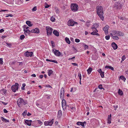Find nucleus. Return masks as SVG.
Returning <instances> with one entry per match:
<instances>
[{"instance_id": "nucleus-1", "label": "nucleus", "mask_w": 128, "mask_h": 128, "mask_svg": "<svg viewBox=\"0 0 128 128\" xmlns=\"http://www.w3.org/2000/svg\"><path fill=\"white\" fill-rule=\"evenodd\" d=\"M97 13L100 18L103 20L104 17L103 16V12L102 7V6H98L97 8Z\"/></svg>"}, {"instance_id": "nucleus-2", "label": "nucleus", "mask_w": 128, "mask_h": 128, "mask_svg": "<svg viewBox=\"0 0 128 128\" xmlns=\"http://www.w3.org/2000/svg\"><path fill=\"white\" fill-rule=\"evenodd\" d=\"M17 104L19 107H20L21 105L23 104L26 105L28 104V102L26 100H24L21 98H19L18 100Z\"/></svg>"}, {"instance_id": "nucleus-3", "label": "nucleus", "mask_w": 128, "mask_h": 128, "mask_svg": "<svg viewBox=\"0 0 128 128\" xmlns=\"http://www.w3.org/2000/svg\"><path fill=\"white\" fill-rule=\"evenodd\" d=\"M70 8L72 11L74 12H76L78 11V6L76 4L73 3L71 4Z\"/></svg>"}, {"instance_id": "nucleus-4", "label": "nucleus", "mask_w": 128, "mask_h": 128, "mask_svg": "<svg viewBox=\"0 0 128 128\" xmlns=\"http://www.w3.org/2000/svg\"><path fill=\"white\" fill-rule=\"evenodd\" d=\"M67 25L69 26H73L75 25H77L78 23L74 22L72 19L69 20L67 22Z\"/></svg>"}, {"instance_id": "nucleus-5", "label": "nucleus", "mask_w": 128, "mask_h": 128, "mask_svg": "<svg viewBox=\"0 0 128 128\" xmlns=\"http://www.w3.org/2000/svg\"><path fill=\"white\" fill-rule=\"evenodd\" d=\"M19 87V85L17 83H16L15 85H12L11 88L12 91L14 92H16L18 90Z\"/></svg>"}, {"instance_id": "nucleus-6", "label": "nucleus", "mask_w": 128, "mask_h": 128, "mask_svg": "<svg viewBox=\"0 0 128 128\" xmlns=\"http://www.w3.org/2000/svg\"><path fill=\"white\" fill-rule=\"evenodd\" d=\"M47 31V34L48 36H49L52 34L53 29L52 28L49 26H46V28Z\"/></svg>"}, {"instance_id": "nucleus-7", "label": "nucleus", "mask_w": 128, "mask_h": 128, "mask_svg": "<svg viewBox=\"0 0 128 128\" xmlns=\"http://www.w3.org/2000/svg\"><path fill=\"white\" fill-rule=\"evenodd\" d=\"M54 122V119H52L50 120L47 121H45L44 122V125L45 126H51L53 124Z\"/></svg>"}, {"instance_id": "nucleus-8", "label": "nucleus", "mask_w": 128, "mask_h": 128, "mask_svg": "<svg viewBox=\"0 0 128 128\" xmlns=\"http://www.w3.org/2000/svg\"><path fill=\"white\" fill-rule=\"evenodd\" d=\"M52 51L54 54L56 56H59L61 55V52L58 50H56L55 48H53L52 49Z\"/></svg>"}, {"instance_id": "nucleus-9", "label": "nucleus", "mask_w": 128, "mask_h": 128, "mask_svg": "<svg viewBox=\"0 0 128 128\" xmlns=\"http://www.w3.org/2000/svg\"><path fill=\"white\" fill-rule=\"evenodd\" d=\"M62 106L64 110H65L66 108V102L64 99H63L62 101Z\"/></svg>"}, {"instance_id": "nucleus-10", "label": "nucleus", "mask_w": 128, "mask_h": 128, "mask_svg": "<svg viewBox=\"0 0 128 128\" xmlns=\"http://www.w3.org/2000/svg\"><path fill=\"white\" fill-rule=\"evenodd\" d=\"M64 89L63 88H61L60 91V98L62 99L64 96Z\"/></svg>"}, {"instance_id": "nucleus-11", "label": "nucleus", "mask_w": 128, "mask_h": 128, "mask_svg": "<svg viewBox=\"0 0 128 128\" xmlns=\"http://www.w3.org/2000/svg\"><path fill=\"white\" fill-rule=\"evenodd\" d=\"M109 28V26L106 25L103 29V30L104 31L105 34L107 35L108 34V30Z\"/></svg>"}, {"instance_id": "nucleus-12", "label": "nucleus", "mask_w": 128, "mask_h": 128, "mask_svg": "<svg viewBox=\"0 0 128 128\" xmlns=\"http://www.w3.org/2000/svg\"><path fill=\"white\" fill-rule=\"evenodd\" d=\"M31 32L32 33L38 34L40 33V30L38 28H36L32 30H31Z\"/></svg>"}, {"instance_id": "nucleus-13", "label": "nucleus", "mask_w": 128, "mask_h": 128, "mask_svg": "<svg viewBox=\"0 0 128 128\" xmlns=\"http://www.w3.org/2000/svg\"><path fill=\"white\" fill-rule=\"evenodd\" d=\"M33 54L32 52H29L27 51L25 52L24 54L25 56L27 57L31 56Z\"/></svg>"}, {"instance_id": "nucleus-14", "label": "nucleus", "mask_w": 128, "mask_h": 128, "mask_svg": "<svg viewBox=\"0 0 128 128\" xmlns=\"http://www.w3.org/2000/svg\"><path fill=\"white\" fill-rule=\"evenodd\" d=\"M98 71L100 73L101 77L102 78H103L104 76V72L102 71L101 69L98 70Z\"/></svg>"}, {"instance_id": "nucleus-15", "label": "nucleus", "mask_w": 128, "mask_h": 128, "mask_svg": "<svg viewBox=\"0 0 128 128\" xmlns=\"http://www.w3.org/2000/svg\"><path fill=\"white\" fill-rule=\"evenodd\" d=\"M112 46L114 50L118 48L117 45L114 42H113L112 44Z\"/></svg>"}, {"instance_id": "nucleus-16", "label": "nucleus", "mask_w": 128, "mask_h": 128, "mask_svg": "<svg viewBox=\"0 0 128 128\" xmlns=\"http://www.w3.org/2000/svg\"><path fill=\"white\" fill-rule=\"evenodd\" d=\"M24 33L26 35H27L30 32H31V30H30L28 29H24Z\"/></svg>"}, {"instance_id": "nucleus-17", "label": "nucleus", "mask_w": 128, "mask_h": 128, "mask_svg": "<svg viewBox=\"0 0 128 128\" xmlns=\"http://www.w3.org/2000/svg\"><path fill=\"white\" fill-rule=\"evenodd\" d=\"M98 24H94L92 27V30H94L96 29V28H98Z\"/></svg>"}, {"instance_id": "nucleus-18", "label": "nucleus", "mask_w": 128, "mask_h": 128, "mask_svg": "<svg viewBox=\"0 0 128 128\" xmlns=\"http://www.w3.org/2000/svg\"><path fill=\"white\" fill-rule=\"evenodd\" d=\"M114 6L118 9H120L121 8V5L119 3L117 4H115Z\"/></svg>"}, {"instance_id": "nucleus-19", "label": "nucleus", "mask_w": 128, "mask_h": 128, "mask_svg": "<svg viewBox=\"0 0 128 128\" xmlns=\"http://www.w3.org/2000/svg\"><path fill=\"white\" fill-rule=\"evenodd\" d=\"M32 122L31 120H26L25 121V123L28 125L30 126L31 125V122Z\"/></svg>"}, {"instance_id": "nucleus-20", "label": "nucleus", "mask_w": 128, "mask_h": 128, "mask_svg": "<svg viewBox=\"0 0 128 128\" xmlns=\"http://www.w3.org/2000/svg\"><path fill=\"white\" fill-rule=\"evenodd\" d=\"M110 34V35H111L112 38L113 39L116 40H118V39L119 38L118 36H113L112 34Z\"/></svg>"}, {"instance_id": "nucleus-21", "label": "nucleus", "mask_w": 128, "mask_h": 128, "mask_svg": "<svg viewBox=\"0 0 128 128\" xmlns=\"http://www.w3.org/2000/svg\"><path fill=\"white\" fill-rule=\"evenodd\" d=\"M53 33L55 36H59V32L56 30H54Z\"/></svg>"}, {"instance_id": "nucleus-22", "label": "nucleus", "mask_w": 128, "mask_h": 128, "mask_svg": "<svg viewBox=\"0 0 128 128\" xmlns=\"http://www.w3.org/2000/svg\"><path fill=\"white\" fill-rule=\"evenodd\" d=\"M26 24L30 27L32 26V24L31 22L29 21H26Z\"/></svg>"}, {"instance_id": "nucleus-23", "label": "nucleus", "mask_w": 128, "mask_h": 128, "mask_svg": "<svg viewBox=\"0 0 128 128\" xmlns=\"http://www.w3.org/2000/svg\"><path fill=\"white\" fill-rule=\"evenodd\" d=\"M124 35V33L120 31H118V36H123Z\"/></svg>"}, {"instance_id": "nucleus-24", "label": "nucleus", "mask_w": 128, "mask_h": 128, "mask_svg": "<svg viewBox=\"0 0 128 128\" xmlns=\"http://www.w3.org/2000/svg\"><path fill=\"white\" fill-rule=\"evenodd\" d=\"M111 114H110V116H108V122L107 123L108 124H110L111 123Z\"/></svg>"}, {"instance_id": "nucleus-25", "label": "nucleus", "mask_w": 128, "mask_h": 128, "mask_svg": "<svg viewBox=\"0 0 128 128\" xmlns=\"http://www.w3.org/2000/svg\"><path fill=\"white\" fill-rule=\"evenodd\" d=\"M0 118L1 120L3 122H9V121L8 120L6 119L3 117H1Z\"/></svg>"}, {"instance_id": "nucleus-26", "label": "nucleus", "mask_w": 128, "mask_h": 128, "mask_svg": "<svg viewBox=\"0 0 128 128\" xmlns=\"http://www.w3.org/2000/svg\"><path fill=\"white\" fill-rule=\"evenodd\" d=\"M92 70V68L90 67H89L88 69L87 70L88 74H90L91 73Z\"/></svg>"}, {"instance_id": "nucleus-27", "label": "nucleus", "mask_w": 128, "mask_h": 128, "mask_svg": "<svg viewBox=\"0 0 128 128\" xmlns=\"http://www.w3.org/2000/svg\"><path fill=\"white\" fill-rule=\"evenodd\" d=\"M69 109L72 112H73L76 110V108L74 107H72L71 106H69Z\"/></svg>"}, {"instance_id": "nucleus-28", "label": "nucleus", "mask_w": 128, "mask_h": 128, "mask_svg": "<svg viewBox=\"0 0 128 128\" xmlns=\"http://www.w3.org/2000/svg\"><path fill=\"white\" fill-rule=\"evenodd\" d=\"M118 30H113L112 32V34L114 36H118Z\"/></svg>"}, {"instance_id": "nucleus-29", "label": "nucleus", "mask_w": 128, "mask_h": 128, "mask_svg": "<svg viewBox=\"0 0 128 128\" xmlns=\"http://www.w3.org/2000/svg\"><path fill=\"white\" fill-rule=\"evenodd\" d=\"M82 44L83 46L84 47V50H86L88 49V45L85 44L84 43H82Z\"/></svg>"}, {"instance_id": "nucleus-30", "label": "nucleus", "mask_w": 128, "mask_h": 128, "mask_svg": "<svg viewBox=\"0 0 128 128\" xmlns=\"http://www.w3.org/2000/svg\"><path fill=\"white\" fill-rule=\"evenodd\" d=\"M54 10L55 11L56 13L58 14L59 13V11L58 8L56 7H54Z\"/></svg>"}, {"instance_id": "nucleus-31", "label": "nucleus", "mask_w": 128, "mask_h": 128, "mask_svg": "<svg viewBox=\"0 0 128 128\" xmlns=\"http://www.w3.org/2000/svg\"><path fill=\"white\" fill-rule=\"evenodd\" d=\"M93 32L91 33L92 35H95L96 32H98V30L96 29L94 30H93Z\"/></svg>"}, {"instance_id": "nucleus-32", "label": "nucleus", "mask_w": 128, "mask_h": 128, "mask_svg": "<svg viewBox=\"0 0 128 128\" xmlns=\"http://www.w3.org/2000/svg\"><path fill=\"white\" fill-rule=\"evenodd\" d=\"M6 90L4 89H2L0 91L3 94H5L6 92Z\"/></svg>"}, {"instance_id": "nucleus-33", "label": "nucleus", "mask_w": 128, "mask_h": 128, "mask_svg": "<svg viewBox=\"0 0 128 128\" xmlns=\"http://www.w3.org/2000/svg\"><path fill=\"white\" fill-rule=\"evenodd\" d=\"M62 115V112L61 110H59L58 113V117H60Z\"/></svg>"}, {"instance_id": "nucleus-34", "label": "nucleus", "mask_w": 128, "mask_h": 128, "mask_svg": "<svg viewBox=\"0 0 128 128\" xmlns=\"http://www.w3.org/2000/svg\"><path fill=\"white\" fill-rule=\"evenodd\" d=\"M65 40L67 43L68 44H70V41L69 39V38L67 37H66L65 38Z\"/></svg>"}, {"instance_id": "nucleus-35", "label": "nucleus", "mask_w": 128, "mask_h": 128, "mask_svg": "<svg viewBox=\"0 0 128 128\" xmlns=\"http://www.w3.org/2000/svg\"><path fill=\"white\" fill-rule=\"evenodd\" d=\"M106 68H108L112 70H114V68L110 66H106L105 67Z\"/></svg>"}, {"instance_id": "nucleus-36", "label": "nucleus", "mask_w": 128, "mask_h": 128, "mask_svg": "<svg viewBox=\"0 0 128 128\" xmlns=\"http://www.w3.org/2000/svg\"><path fill=\"white\" fill-rule=\"evenodd\" d=\"M118 94L120 95H122L123 94L122 91L120 90V89H119L118 91Z\"/></svg>"}, {"instance_id": "nucleus-37", "label": "nucleus", "mask_w": 128, "mask_h": 128, "mask_svg": "<svg viewBox=\"0 0 128 128\" xmlns=\"http://www.w3.org/2000/svg\"><path fill=\"white\" fill-rule=\"evenodd\" d=\"M120 78L121 80H122L124 82L126 80V78L124 76H120Z\"/></svg>"}, {"instance_id": "nucleus-38", "label": "nucleus", "mask_w": 128, "mask_h": 128, "mask_svg": "<svg viewBox=\"0 0 128 128\" xmlns=\"http://www.w3.org/2000/svg\"><path fill=\"white\" fill-rule=\"evenodd\" d=\"M53 72L51 70H48V75L50 76V75L52 74Z\"/></svg>"}, {"instance_id": "nucleus-39", "label": "nucleus", "mask_w": 128, "mask_h": 128, "mask_svg": "<svg viewBox=\"0 0 128 128\" xmlns=\"http://www.w3.org/2000/svg\"><path fill=\"white\" fill-rule=\"evenodd\" d=\"M37 122L38 124H40V125L38 126H40L43 123L40 120H37Z\"/></svg>"}, {"instance_id": "nucleus-40", "label": "nucleus", "mask_w": 128, "mask_h": 128, "mask_svg": "<svg viewBox=\"0 0 128 128\" xmlns=\"http://www.w3.org/2000/svg\"><path fill=\"white\" fill-rule=\"evenodd\" d=\"M126 58L125 56L124 55L122 57L121 62H122V61H123Z\"/></svg>"}, {"instance_id": "nucleus-41", "label": "nucleus", "mask_w": 128, "mask_h": 128, "mask_svg": "<svg viewBox=\"0 0 128 128\" xmlns=\"http://www.w3.org/2000/svg\"><path fill=\"white\" fill-rule=\"evenodd\" d=\"M81 125L83 127L84 126V124H86V122H81Z\"/></svg>"}, {"instance_id": "nucleus-42", "label": "nucleus", "mask_w": 128, "mask_h": 128, "mask_svg": "<svg viewBox=\"0 0 128 128\" xmlns=\"http://www.w3.org/2000/svg\"><path fill=\"white\" fill-rule=\"evenodd\" d=\"M78 76L80 78V80H81L82 79V76L80 73H78Z\"/></svg>"}, {"instance_id": "nucleus-43", "label": "nucleus", "mask_w": 128, "mask_h": 128, "mask_svg": "<svg viewBox=\"0 0 128 128\" xmlns=\"http://www.w3.org/2000/svg\"><path fill=\"white\" fill-rule=\"evenodd\" d=\"M55 20V19L54 18V17L53 16H52L51 18H50V20L52 22H54Z\"/></svg>"}, {"instance_id": "nucleus-44", "label": "nucleus", "mask_w": 128, "mask_h": 128, "mask_svg": "<svg viewBox=\"0 0 128 128\" xmlns=\"http://www.w3.org/2000/svg\"><path fill=\"white\" fill-rule=\"evenodd\" d=\"M13 15L11 14H6V17H8L9 16L12 17Z\"/></svg>"}, {"instance_id": "nucleus-45", "label": "nucleus", "mask_w": 128, "mask_h": 128, "mask_svg": "<svg viewBox=\"0 0 128 128\" xmlns=\"http://www.w3.org/2000/svg\"><path fill=\"white\" fill-rule=\"evenodd\" d=\"M25 38V36L24 35H22L20 36V38L21 40H22L23 39Z\"/></svg>"}, {"instance_id": "nucleus-46", "label": "nucleus", "mask_w": 128, "mask_h": 128, "mask_svg": "<svg viewBox=\"0 0 128 128\" xmlns=\"http://www.w3.org/2000/svg\"><path fill=\"white\" fill-rule=\"evenodd\" d=\"M45 8H48L50 6L48 4H47L46 3V2L45 3Z\"/></svg>"}, {"instance_id": "nucleus-47", "label": "nucleus", "mask_w": 128, "mask_h": 128, "mask_svg": "<svg viewBox=\"0 0 128 128\" xmlns=\"http://www.w3.org/2000/svg\"><path fill=\"white\" fill-rule=\"evenodd\" d=\"M26 86V84H24L22 85V86L21 88V89L22 90H24V87Z\"/></svg>"}, {"instance_id": "nucleus-48", "label": "nucleus", "mask_w": 128, "mask_h": 128, "mask_svg": "<svg viewBox=\"0 0 128 128\" xmlns=\"http://www.w3.org/2000/svg\"><path fill=\"white\" fill-rule=\"evenodd\" d=\"M27 112V110H25L24 112L22 113V115L23 116H26V112Z\"/></svg>"}, {"instance_id": "nucleus-49", "label": "nucleus", "mask_w": 128, "mask_h": 128, "mask_svg": "<svg viewBox=\"0 0 128 128\" xmlns=\"http://www.w3.org/2000/svg\"><path fill=\"white\" fill-rule=\"evenodd\" d=\"M110 36L108 35L106 36H105V38L106 40H108L110 38Z\"/></svg>"}, {"instance_id": "nucleus-50", "label": "nucleus", "mask_w": 128, "mask_h": 128, "mask_svg": "<svg viewBox=\"0 0 128 128\" xmlns=\"http://www.w3.org/2000/svg\"><path fill=\"white\" fill-rule=\"evenodd\" d=\"M50 62L56 63H58V62H57V61L54 60H50Z\"/></svg>"}, {"instance_id": "nucleus-51", "label": "nucleus", "mask_w": 128, "mask_h": 128, "mask_svg": "<svg viewBox=\"0 0 128 128\" xmlns=\"http://www.w3.org/2000/svg\"><path fill=\"white\" fill-rule=\"evenodd\" d=\"M80 40L79 39L76 38L75 39V42L77 43L79 42H80Z\"/></svg>"}, {"instance_id": "nucleus-52", "label": "nucleus", "mask_w": 128, "mask_h": 128, "mask_svg": "<svg viewBox=\"0 0 128 128\" xmlns=\"http://www.w3.org/2000/svg\"><path fill=\"white\" fill-rule=\"evenodd\" d=\"M29 28L28 26H24V29L25 30H28V29Z\"/></svg>"}, {"instance_id": "nucleus-53", "label": "nucleus", "mask_w": 128, "mask_h": 128, "mask_svg": "<svg viewBox=\"0 0 128 128\" xmlns=\"http://www.w3.org/2000/svg\"><path fill=\"white\" fill-rule=\"evenodd\" d=\"M3 62L2 59V58H0V64H3Z\"/></svg>"}, {"instance_id": "nucleus-54", "label": "nucleus", "mask_w": 128, "mask_h": 128, "mask_svg": "<svg viewBox=\"0 0 128 128\" xmlns=\"http://www.w3.org/2000/svg\"><path fill=\"white\" fill-rule=\"evenodd\" d=\"M37 10V7L36 6L34 7L32 9V10L33 11H36Z\"/></svg>"}, {"instance_id": "nucleus-55", "label": "nucleus", "mask_w": 128, "mask_h": 128, "mask_svg": "<svg viewBox=\"0 0 128 128\" xmlns=\"http://www.w3.org/2000/svg\"><path fill=\"white\" fill-rule=\"evenodd\" d=\"M98 88L100 89H102V85H100L98 86Z\"/></svg>"}, {"instance_id": "nucleus-56", "label": "nucleus", "mask_w": 128, "mask_h": 128, "mask_svg": "<svg viewBox=\"0 0 128 128\" xmlns=\"http://www.w3.org/2000/svg\"><path fill=\"white\" fill-rule=\"evenodd\" d=\"M3 111L5 113H7L8 112V111L6 109H4L3 110Z\"/></svg>"}, {"instance_id": "nucleus-57", "label": "nucleus", "mask_w": 128, "mask_h": 128, "mask_svg": "<svg viewBox=\"0 0 128 128\" xmlns=\"http://www.w3.org/2000/svg\"><path fill=\"white\" fill-rule=\"evenodd\" d=\"M36 105L39 108L40 107V105L37 102H36Z\"/></svg>"}, {"instance_id": "nucleus-58", "label": "nucleus", "mask_w": 128, "mask_h": 128, "mask_svg": "<svg viewBox=\"0 0 128 128\" xmlns=\"http://www.w3.org/2000/svg\"><path fill=\"white\" fill-rule=\"evenodd\" d=\"M73 65L75 66H78V65L76 63H72V64Z\"/></svg>"}, {"instance_id": "nucleus-59", "label": "nucleus", "mask_w": 128, "mask_h": 128, "mask_svg": "<svg viewBox=\"0 0 128 128\" xmlns=\"http://www.w3.org/2000/svg\"><path fill=\"white\" fill-rule=\"evenodd\" d=\"M105 124H103L101 126V127L102 128H103L104 127H105Z\"/></svg>"}, {"instance_id": "nucleus-60", "label": "nucleus", "mask_w": 128, "mask_h": 128, "mask_svg": "<svg viewBox=\"0 0 128 128\" xmlns=\"http://www.w3.org/2000/svg\"><path fill=\"white\" fill-rule=\"evenodd\" d=\"M81 122H78L76 123V124L78 125H81Z\"/></svg>"}, {"instance_id": "nucleus-61", "label": "nucleus", "mask_w": 128, "mask_h": 128, "mask_svg": "<svg viewBox=\"0 0 128 128\" xmlns=\"http://www.w3.org/2000/svg\"><path fill=\"white\" fill-rule=\"evenodd\" d=\"M5 11L8 12V10H1L0 11V12H5Z\"/></svg>"}, {"instance_id": "nucleus-62", "label": "nucleus", "mask_w": 128, "mask_h": 128, "mask_svg": "<svg viewBox=\"0 0 128 128\" xmlns=\"http://www.w3.org/2000/svg\"><path fill=\"white\" fill-rule=\"evenodd\" d=\"M46 87H48V88H52V87L50 85H49V84H48V85H46Z\"/></svg>"}, {"instance_id": "nucleus-63", "label": "nucleus", "mask_w": 128, "mask_h": 128, "mask_svg": "<svg viewBox=\"0 0 128 128\" xmlns=\"http://www.w3.org/2000/svg\"><path fill=\"white\" fill-rule=\"evenodd\" d=\"M4 30L3 29H1L0 30V32L2 33L4 31Z\"/></svg>"}, {"instance_id": "nucleus-64", "label": "nucleus", "mask_w": 128, "mask_h": 128, "mask_svg": "<svg viewBox=\"0 0 128 128\" xmlns=\"http://www.w3.org/2000/svg\"><path fill=\"white\" fill-rule=\"evenodd\" d=\"M31 76L35 77L36 76V75L35 74H33L31 75Z\"/></svg>"}]
</instances>
